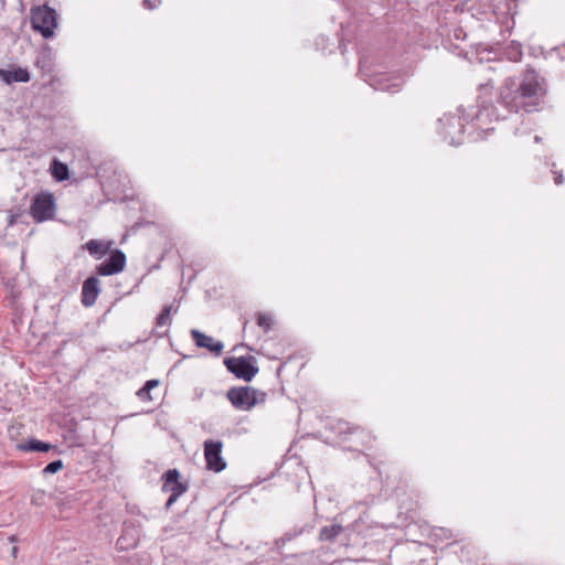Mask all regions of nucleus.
Masks as SVG:
<instances>
[{
	"mask_svg": "<svg viewBox=\"0 0 565 565\" xmlns=\"http://www.w3.org/2000/svg\"><path fill=\"white\" fill-rule=\"evenodd\" d=\"M303 532V529H299V530H294V531H290V532H287L284 534V536H281L279 539V541H277V544L279 542L281 543H286L288 541H291L292 539H295L296 536L300 535L301 533Z\"/></svg>",
	"mask_w": 565,
	"mask_h": 565,
	"instance_id": "obj_27",
	"label": "nucleus"
},
{
	"mask_svg": "<svg viewBox=\"0 0 565 565\" xmlns=\"http://www.w3.org/2000/svg\"><path fill=\"white\" fill-rule=\"evenodd\" d=\"M0 77L7 83L12 82L26 83L30 81V74L25 68L18 67L14 71L0 70Z\"/></svg>",
	"mask_w": 565,
	"mask_h": 565,
	"instance_id": "obj_17",
	"label": "nucleus"
},
{
	"mask_svg": "<svg viewBox=\"0 0 565 565\" xmlns=\"http://www.w3.org/2000/svg\"><path fill=\"white\" fill-rule=\"evenodd\" d=\"M498 120L495 108L492 105H483L479 108L472 118L476 128L482 131H490L494 128L491 126L493 120Z\"/></svg>",
	"mask_w": 565,
	"mask_h": 565,
	"instance_id": "obj_11",
	"label": "nucleus"
},
{
	"mask_svg": "<svg viewBox=\"0 0 565 565\" xmlns=\"http://www.w3.org/2000/svg\"><path fill=\"white\" fill-rule=\"evenodd\" d=\"M17 553H18V547H17V546H14V547L12 548V555L15 557Z\"/></svg>",
	"mask_w": 565,
	"mask_h": 565,
	"instance_id": "obj_31",
	"label": "nucleus"
},
{
	"mask_svg": "<svg viewBox=\"0 0 565 565\" xmlns=\"http://www.w3.org/2000/svg\"><path fill=\"white\" fill-rule=\"evenodd\" d=\"M256 323L264 330L265 333L269 332L274 326V317L269 312H257Z\"/></svg>",
	"mask_w": 565,
	"mask_h": 565,
	"instance_id": "obj_22",
	"label": "nucleus"
},
{
	"mask_svg": "<svg viewBox=\"0 0 565 565\" xmlns=\"http://www.w3.org/2000/svg\"><path fill=\"white\" fill-rule=\"evenodd\" d=\"M343 526L341 524H332L330 526H323L320 530L319 539L321 541L333 542L338 535L343 532Z\"/></svg>",
	"mask_w": 565,
	"mask_h": 565,
	"instance_id": "obj_18",
	"label": "nucleus"
},
{
	"mask_svg": "<svg viewBox=\"0 0 565 565\" xmlns=\"http://www.w3.org/2000/svg\"><path fill=\"white\" fill-rule=\"evenodd\" d=\"M180 495L178 493H171L166 502V508L170 509V507L179 499Z\"/></svg>",
	"mask_w": 565,
	"mask_h": 565,
	"instance_id": "obj_29",
	"label": "nucleus"
},
{
	"mask_svg": "<svg viewBox=\"0 0 565 565\" xmlns=\"http://www.w3.org/2000/svg\"><path fill=\"white\" fill-rule=\"evenodd\" d=\"M62 468H63V461L61 459H58V460H55V461H52V462L47 463L43 468L42 473L44 476L53 475V473H56L57 471H60Z\"/></svg>",
	"mask_w": 565,
	"mask_h": 565,
	"instance_id": "obj_26",
	"label": "nucleus"
},
{
	"mask_svg": "<svg viewBox=\"0 0 565 565\" xmlns=\"http://www.w3.org/2000/svg\"><path fill=\"white\" fill-rule=\"evenodd\" d=\"M162 0H142V7L147 10L157 9L161 4Z\"/></svg>",
	"mask_w": 565,
	"mask_h": 565,
	"instance_id": "obj_28",
	"label": "nucleus"
},
{
	"mask_svg": "<svg viewBox=\"0 0 565 565\" xmlns=\"http://www.w3.org/2000/svg\"><path fill=\"white\" fill-rule=\"evenodd\" d=\"M31 24L44 39H51L57 26V13L47 4L34 6L30 10Z\"/></svg>",
	"mask_w": 565,
	"mask_h": 565,
	"instance_id": "obj_3",
	"label": "nucleus"
},
{
	"mask_svg": "<svg viewBox=\"0 0 565 565\" xmlns=\"http://www.w3.org/2000/svg\"><path fill=\"white\" fill-rule=\"evenodd\" d=\"M51 173L56 181H64L68 178V167L55 159L51 164Z\"/></svg>",
	"mask_w": 565,
	"mask_h": 565,
	"instance_id": "obj_21",
	"label": "nucleus"
},
{
	"mask_svg": "<svg viewBox=\"0 0 565 565\" xmlns=\"http://www.w3.org/2000/svg\"><path fill=\"white\" fill-rule=\"evenodd\" d=\"M227 399L237 411H249L266 401L267 394L252 386H234L226 393Z\"/></svg>",
	"mask_w": 565,
	"mask_h": 565,
	"instance_id": "obj_2",
	"label": "nucleus"
},
{
	"mask_svg": "<svg viewBox=\"0 0 565 565\" xmlns=\"http://www.w3.org/2000/svg\"><path fill=\"white\" fill-rule=\"evenodd\" d=\"M203 446L206 469L214 472L223 471L226 468V461L222 457L223 443L221 440L207 439Z\"/></svg>",
	"mask_w": 565,
	"mask_h": 565,
	"instance_id": "obj_7",
	"label": "nucleus"
},
{
	"mask_svg": "<svg viewBox=\"0 0 565 565\" xmlns=\"http://www.w3.org/2000/svg\"><path fill=\"white\" fill-rule=\"evenodd\" d=\"M100 294V281L97 277L90 276L84 280L81 292V302L84 307L89 308L95 305Z\"/></svg>",
	"mask_w": 565,
	"mask_h": 565,
	"instance_id": "obj_9",
	"label": "nucleus"
},
{
	"mask_svg": "<svg viewBox=\"0 0 565 565\" xmlns=\"http://www.w3.org/2000/svg\"><path fill=\"white\" fill-rule=\"evenodd\" d=\"M159 385L158 380H149L145 383V385L138 390L137 396L142 402H150L152 397L150 395V391Z\"/></svg>",
	"mask_w": 565,
	"mask_h": 565,
	"instance_id": "obj_23",
	"label": "nucleus"
},
{
	"mask_svg": "<svg viewBox=\"0 0 565 565\" xmlns=\"http://www.w3.org/2000/svg\"><path fill=\"white\" fill-rule=\"evenodd\" d=\"M404 79L401 76H388V75H379L373 79L372 85L375 87V89L380 90H386V92H397L401 86L403 85Z\"/></svg>",
	"mask_w": 565,
	"mask_h": 565,
	"instance_id": "obj_15",
	"label": "nucleus"
},
{
	"mask_svg": "<svg viewBox=\"0 0 565 565\" xmlns=\"http://www.w3.org/2000/svg\"><path fill=\"white\" fill-rule=\"evenodd\" d=\"M554 182L557 185H561L564 183V177H563L562 172H556V171L554 172Z\"/></svg>",
	"mask_w": 565,
	"mask_h": 565,
	"instance_id": "obj_30",
	"label": "nucleus"
},
{
	"mask_svg": "<svg viewBox=\"0 0 565 565\" xmlns=\"http://www.w3.org/2000/svg\"><path fill=\"white\" fill-rule=\"evenodd\" d=\"M19 448L23 451H41L45 452L53 448V446L49 443H44L38 439H30L29 441L19 446Z\"/></svg>",
	"mask_w": 565,
	"mask_h": 565,
	"instance_id": "obj_19",
	"label": "nucleus"
},
{
	"mask_svg": "<svg viewBox=\"0 0 565 565\" xmlns=\"http://www.w3.org/2000/svg\"><path fill=\"white\" fill-rule=\"evenodd\" d=\"M224 364L231 373L245 382H250L259 371L257 360L253 355L227 358Z\"/></svg>",
	"mask_w": 565,
	"mask_h": 565,
	"instance_id": "obj_4",
	"label": "nucleus"
},
{
	"mask_svg": "<svg viewBox=\"0 0 565 565\" xmlns=\"http://www.w3.org/2000/svg\"><path fill=\"white\" fill-rule=\"evenodd\" d=\"M191 337L196 347L206 349L215 355H220L223 351L224 345L221 341H216L213 337L196 329L191 330Z\"/></svg>",
	"mask_w": 565,
	"mask_h": 565,
	"instance_id": "obj_12",
	"label": "nucleus"
},
{
	"mask_svg": "<svg viewBox=\"0 0 565 565\" xmlns=\"http://www.w3.org/2000/svg\"><path fill=\"white\" fill-rule=\"evenodd\" d=\"M56 211L55 200L50 192L38 193L31 203L30 215L36 223L54 218Z\"/></svg>",
	"mask_w": 565,
	"mask_h": 565,
	"instance_id": "obj_5",
	"label": "nucleus"
},
{
	"mask_svg": "<svg viewBox=\"0 0 565 565\" xmlns=\"http://www.w3.org/2000/svg\"><path fill=\"white\" fill-rule=\"evenodd\" d=\"M334 429L339 434H352L358 435L361 443L365 446H369L371 441L374 439V437L371 435L370 431L365 430L364 428H361L360 426H354L345 420H338Z\"/></svg>",
	"mask_w": 565,
	"mask_h": 565,
	"instance_id": "obj_13",
	"label": "nucleus"
},
{
	"mask_svg": "<svg viewBox=\"0 0 565 565\" xmlns=\"http://www.w3.org/2000/svg\"><path fill=\"white\" fill-rule=\"evenodd\" d=\"M534 140H535L536 142H540V141H541V137L535 136V137H534Z\"/></svg>",
	"mask_w": 565,
	"mask_h": 565,
	"instance_id": "obj_32",
	"label": "nucleus"
},
{
	"mask_svg": "<svg viewBox=\"0 0 565 565\" xmlns=\"http://www.w3.org/2000/svg\"><path fill=\"white\" fill-rule=\"evenodd\" d=\"M111 242L89 239L84 248L96 259L104 257L111 248Z\"/></svg>",
	"mask_w": 565,
	"mask_h": 565,
	"instance_id": "obj_16",
	"label": "nucleus"
},
{
	"mask_svg": "<svg viewBox=\"0 0 565 565\" xmlns=\"http://www.w3.org/2000/svg\"><path fill=\"white\" fill-rule=\"evenodd\" d=\"M35 66L43 74H52L54 72V62L49 53H42L35 61Z\"/></svg>",
	"mask_w": 565,
	"mask_h": 565,
	"instance_id": "obj_20",
	"label": "nucleus"
},
{
	"mask_svg": "<svg viewBox=\"0 0 565 565\" xmlns=\"http://www.w3.org/2000/svg\"><path fill=\"white\" fill-rule=\"evenodd\" d=\"M140 534L137 526L132 523L125 522L122 532L117 540V547L120 551H129L135 548L139 543Z\"/></svg>",
	"mask_w": 565,
	"mask_h": 565,
	"instance_id": "obj_10",
	"label": "nucleus"
},
{
	"mask_svg": "<svg viewBox=\"0 0 565 565\" xmlns=\"http://www.w3.org/2000/svg\"><path fill=\"white\" fill-rule=\"evenodd\" d=\"M462 118L456 115H445L439 119V134L450 145H460L463 135Z\"/></svg>",
	"mask_w": 565,
	"mask_h": 565,
	"instance_id": "obj_6",
	"label": "nucleus"
},
{
	"mask_svg": "<svg viewBox=\"0 0 565 565\" xmlns=\"http://www.w3.org/2000/svg\"><path fill=\"white\" fill-rule=\"evenodd\" d=\"M547 94L546 81L534 70H526L521 78H507L500 88L499 104L510 113L537 111Z\"/></svg>",
	"mask_w": 565,
	"mask_h": 565,
	"instance_id": "obj_1",
	"label": "nucleus"
},
{
	"mask_svg": "<svg viewBox=\"0 0 565 565\" xmlns=\"http://www.w3.org/2000/svg\"><path fill=\"white\" fill-rule=\"evenodd\" d=\"M172 306H164L156 319L157 327H169L172 322L171 319Z\"/></svg>",
	"mask_w": 565,
	"mask_h": 565,
	"instance_id": "obj_24",
	"label": "nucleus"
},
{
	"mask_svg": "<svg viewBox=\"0 0 565 565\" xmlns=\"http://www.w3.org/2000/svg\"><path fill=\"white\" fill-rule=\"evenodd\" d=\"M180 473L177 469H170L163 475L162 491L170 493L183 494L186 491V486L179 481Z\"/></svg>",
	"mask_w": 565,
	"mask_h": 565,
	"instance_id": "obj_14",
	"label": "nucleus"
},
{
	"mask_svg": "<svg viewBox=\"0 0 565 565\" xmlns=\"http://www.w3.org/2000/svg\"><path fill=\"white\" fill-rule=\"evenodd\" d=\"M507 55H508V58L510 61H513V62H519L523 55L522 53V49H521V45L518 44V45H511L508 50H507Z\"/></svg>",
	"mask_w": 565,
	"mask_h": 565,
	"instance_id": "obj_25",
	"label": "nucleus"
},
{
	"mask_svg": "<svg viewBox=\"0 0 565 565\" xmlns=\"http://www.w3.org/2000/svg\"><path fill=\"white\" fill-rule=\"evenodd\" d=\"M126 266V255L120 249H114L110 256L96 266V273L100 276H111L119 274Z\"/></svg>",
	"mask_w": 565,
	"mask_h": 565,
	"instance_id": "obj_8",
	"label": "nucleus"
}]
</instances>
